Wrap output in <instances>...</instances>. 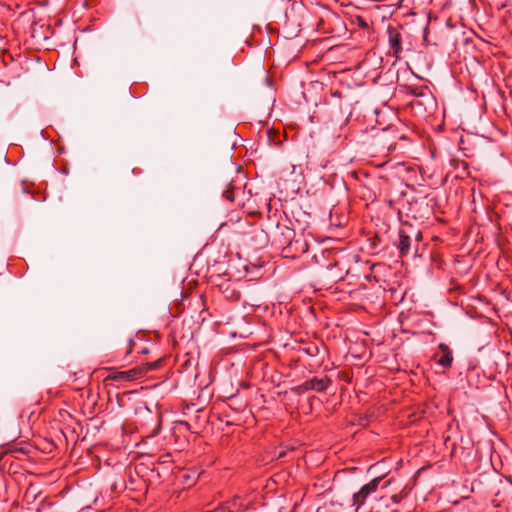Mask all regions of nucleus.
<instances>
[{"instance_id": "1", "label": "nucleus", "mask_w": 512, "mask_h": 512, "mask_svg": "<svg viewBox=\"0 0 512 512\" xmlns=\"http://www.w3.org/2000/svg\"><path fill=\"white\" fill-rule=\"evenodd\" d=\"M432 214V208L428 203L427 196L412 197L401 203V207L398 208V215L402 218L405 215L406 218L423 221L429 219Z\"/></svg>"}, {"instance_id": "2", "label": "nucleus", "mask_w": 512, "mask_h": 512, "mask_svg": "<svg viewBox=\"0 0 512 512\" xmlns=\"http://www.w3.org/2000/svg\"><path fill=\"white\" fill-rule=\"evenodd\" d=\"M387 38L391 55L395 57V59L401 58L405 46H407V50H411L412 36L403 26L388 25Z\"/></svg>"}, {"instance_id": "3", "label": "nucleus", "mask_w": 512, "mask_h": 512, "mask_svg": "<svg viewBox=\"0 0 512 512\" xmlns=\"http://www.w3.org/2000/svg\"><path fill=\"white\" fill-rule=\"evenodd\" d=\"M422 241V232L414 230L411 226L409 230L401 228L398 233V241L395 242L397 249L399 250V256L401 258L418 254L419 245Z\"/></svg>"}, {"instance_id": "4", "label": "nucleus", "mask_w": 512, "mask_h": 512, "mask_svg": "<svg viewBox=\"0 0 512 512\" xmlns=\"http://www.w3.org/2000/svg\"><path fill=\"white\" fill-rule=\"evenodd\" d=\"M269 231L271 246L280 249L282 253L295 238V230L286 224L277 223L274 227H271Z\"/></svg>"}, {"instance_id": "5", "label": "nucleus", "mask_w": 512, "mask_h": 512, "mask_svg": "<svg viewBox=\"0 0 512 512\" xmlns=\"http://www.w3.org/2000/svg\"><path fill=\"white\" fill-rule=\"evenodd\" d=\"M331 384L332 380L327 375L323 377H313L297 386L296 391L307 392L313 390L316 392H325Z\"/></svg>"}, {"instance_id": "6", "label": "nucleus", "mask_w": 512, "mask_h": 512, "mask_svg": "<svg viewBox=\"0 0 512 512\" xmlns=\"http://www.w3.org/2000/svg\"><path fill=\"white\" fill-rule=\"evenodd\" d=\"M342 94L339 90L331 91L330 95L326 97V105L329 107V112L333 116H343L347 110L348 104L342 100Z\"/></svg>"}, {"instance_id": "7", "label": "nucleus", "mask_w": 512, "mask_h": 512, "mask_svg": "<svg viewBox=\"0 0 512 512\" xmlns=\"http://www.w3.org/2000/svg\"><path fill=\"white\" fill-rule=\"evenodd\" d=\"M381 480V477L372 479L369 483L365 484L357 493L354 494L353 505L356 506L357 510L365 503L366 498L370 494L376 492Z\"/></svg>"}, {"instance_id": "8", "label": "nucleus", "mask_w": 512, "mask_h": 512, "mask_svg": "<svg viewBox=\"0 0 512 512\" xmlns=\"http://www.w3.org/2000/svg\"><path fill=\"white\" fill-rule=\"evenodd\" d=\"M216 286L227 300L237 301L240 299L238 282L231 281L230 279L220 278L219 282L216 283Z\"/></svg>"}, {"instance_id": "9", "label": "nucleus", "mask_w": 512, "mask_h": 512, "mask_svg": "<svg viewBox=\"0 0 512 512\" xmlns=\"http://www.w3.org/2000/svg\"><path fill=\"white\" fill-rule=\"evenodd\" d=\"M436 363L444 369H450L453 364V353L450 347L445 343L438 345V351L433 355Z\"/></svg>"}, {"instance_id": "10", "label": "nucleus", "mask_w": 512, "mask_h": 512, "mask_svg": "<svg viewBox=\"0 0 512 512\" xmlns=\"http://www.w3.org/2000/svg\"><path fill=\"white\" fill-rule=\"evenodd\" d=\"M307 250L308 244L306 241L294 238L282 254L285 258H296L307 252Z\"/></svg>"}, {"instance_id": "11", "label": "nucleus", "mask_w": 512, "mask_h": 512, "mask_svg": "<svg viewBox=\"0 0 512 512\" xmlns=\"http://www.w3.org/2000/svg\"><path fill=\"white\" fill-rule=\"evenodd\" d=\"M141 378V369L134 367L127 371H115L109 374L105 380H112L116 382L134 381Z\"/></svg>"}, {"instance_id": "12", "label": "nucleus", "mask_w": 512, "mask_h": 512, "mask_svg": "<svg viewBox=\"0 0 512 512\" xmlns=\"http://www.w3.org/2000/svg\"><path fill=\"white\" fill-rule=\"evenodd\" d=\"M251 241L255 248L266 247L269 243L271 244L270 231L261 228H256L251 232Z\"/></svg>"}, {"instance_id": "13", "label": "nucleus", "mask_w": 512, "mask_h": 512, "mask_svg": "<svg viewBox=\"0 0 512 512\" xmlns=\"http://www.w3.org/2000/svg\"><path fill=\"white\" fill-rule=\"evenodd\" d=\"M172 432L176 437L185 436L187 432L199 433L200 429L185 420H177L173 423Z\"/></svg>"}, {"instance_id": "14", "label": "nucleus", "mask_w": 512, "mask_h": 512, "mask_svg": "<svg viewBox=\"0 0 512 512\" xmlns=\"http://www.w3.org/2000/svg\"><path fill=\"white\" fill-rule=\"evenodd\" d=\"M374 145L378 152H386L385 155H388L396 149V143L392 142L390 137L386 134L377 137L374 141Z\"/></svg>"}, {"instance_id": "15", "label": "nucleus", "mask_w": 512, "mask_h": 512, "mask_svg": "<svg viewBox=\"0 0 512 512\" xmlns=\"http://www.w3.org/2000/svg\"><path fill=\"white\" fill-rule=\"evenodd\" d=\"M400 89L406 95L414 97H424L430 93L427 86L404 84L400 85Z\"/></svg>"}, {"instance_id": "16", "label": "nucleus", "mask_w": 512, "mask_h": 512, "mask_svg": "<svg viewBox=\"0 0 512 512\" xmlns=\"http://www.w3.org/2000/svg\"><path fill=\"white\" fill-rule=\"evenodd\" d=\"M164 362H165L164 358H159L155 361L147 362V363H144V364L138 366V369H141V378L143 376H145L147 373L161 368L163 366Z\"/></svg>"}, {"instance_id": "17", "label": "nucleus", "mask_w": 512, "mask_h": 512, "mask_svg": "<svg viewBox=\"0 0 512 512\" xmlns=\"http://www.w3.org/2000/svg\"><path fill=\"white\" fill-rule=\"evenodd\" d=\"M484 140H485V138L478 137L477 135H468L467 136V144L471 145V147L467 146V147L462 148L464 151H467L465 153V155L467 157H473L476 153V143L480 142V141H484Z\"/></svg>"}, {"instance_id": "18", "label": "nucleus", "mask_w": 512, "mask_h": 512, "mask_svg": "<svg viewBox=\"0 0 512 512\" xmlns=\"http://www.w3.org/2000/svg\"><path fill=\"white\" fill-rule=\"evenodd\" d=\"M238 189L233 185V181H230L227 184L226 189L223 191V197L229 202L233 203L235 201L236 191Z\"/></svg>"}, {"instance_id": "19", "label": "nucleus", "mask_w": 512, "mask_h": 512, "mask_svg": "<svg viewBox=\"0 0 512 512\" xmlns=\"http://www.w3.org/2000/svg\"><path fill=\"white\" fill-rule=\"evenodd\" d=\"M300 351L304 352L310 357H315L319 354L320 348L315 343H308L305 346L301 347Z\"/></svg>"}, {"instance_id": "20", "label": "nucleus", "mask_w": 512, "mask_h": 512, "mask_svg": "<svg viewBox=\"0 0 512 512\" xmlns=\"http://www.w3.org/2000/svg\"><path fill=\"white\" fill-rule=\"evenodd\" d=\"M204 411V408L199 406L197 403H190L186 404L185 408L183 409V414L186 413H201Z\"/></svg>"}, {"instance_id": "21", "label": "nucleus", "mask_w": 512, "mask_h": 512, "mask_svg": "<svg viewBox=\"0 0 512 512\" xmlns=\"http://www.w3.org/2000/svg\"><path fill=\"white\" fill-rule=\"evenodd\" d=\"M240 500L239 497H235L232 501L228 502L224 507H226L227 512H236L240 509L241 504L238 503Z\"/></svg>"}, {"instance_id": "22", "label": "nucleus", "mask_w": 512, "mask_h": 512, "mask_svg": "<svg viewBox=\"0 0 512 512\" xmlns=\"http://www.w3.org/2000/svg\"><path fill=\"white\" fill-rule=\"evenodd\" d=\"M286 450L283 448H280L278 451L275 452L277 458H283L286 456Z\"/></svg>"}, {"instance_id": "23", "label": "nucleus", "mask_w": 512, "mask_h": 512, "mask_svg": "<svg viewBox=\"0 0 512 512\" xmlns=\"http://www.w3.org/2000/svg\"><path fill=\"white\" fill-rule=\"evenodd\" d=\"M352 176L355 177L356 179L359 178V176H363L364 178H369L368 174L364 173V172H353L352 173Z\"/></svg>"}, {"instance_id": "24", "label": "nucleus", "mask_w": 512, "mask_h": 512, "mask_svg": "<svg viewBox=\"0 0 512 512\" xmlns=\"http://www.w3.org/2000/svg\"><path fill=\"white\" fill-rule=\"evenodd\" d=\"M401 499H402V498H401V496H400V495H397V494H395V495H393V496L391 497V500H392V502H393L394 504H399V503L401 502Z\"/></svg>"}, {"instance_id": "25", "label": "nucleus", "mask_w": 512, "mask_h": 512, "mask_svg": "<svg viewBox=\"0 0 512 512\" xmlns=\"http://www.w3.org/2000/svg\"><path fill=\"white\" fill-rule=\"evenodd\" d=\"M358 22H359V25H360L361 27H363V28L368 27V25H367V23L365 22V20H364V19H362V18H358Z\"/></svg>"}, {"instance_id": "26", "label": "nucleus", "mask_w": 512, "mask_h": 512, "mask_svg": "<svg viewBox=\"0 0 512 512\" xmlns=\"http://www.w3.org/2000/svg\"><path fill=\"white\" fill-rule=\"evenodd\" d=\"M129 349L127 350V354H129L132 351V346L134 345V341L132 339L128 342Z\"/></svg>"}, {"instance_id": "27", "label": "nucleus", "mask_w": 512, "mask_h": 512, "mask_svg": "<svg viewBox=\"0 0 512 512\" xmlns=\"http://www.w3.org/2000/svg\"><path fill=\"white\" fill-rule=\"evenodd\" d=\"M203 420H204V423L208 422V418H203Z\"/></svg>"}]
</instances>
